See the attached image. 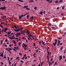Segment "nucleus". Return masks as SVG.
<instances>
[{
	"label": "nucleus",
	"mask_w": 66,
	"mask_h": 66,
	"mask_svg": "<svg viewBox=\"0 0 66 66\" xmlns=\"http://www.w3.org/2000/svg\"><path fill=\"white\" fill-rule=\"evenodd\" d=\"M6 7H0V10H5V9Z\"/></svg>",
	"instance_id": "1"
},
{
	"label": "nucleus",
	"mask_w": 66,
	"mask_h": 66,
	"mask_svg": "<svg viewBox=\"0 0 66 66\" xmlns=\"http://www.w3.org/2000/svg\"><path fill=\"white\" fill-rule=\"evenodd\" d=\"M14 31H15L16 32H18V31H22L23 30H19V29H14Z\"/></svg>",
	"instance_id": "2"
},
{
	"label": "nucleus",
	"mask_w": 66,
	"mask_h": 66,
	"mask_svg": "<svg viewBox=\"0 0 66 66\" xmlns=\"http://www.w3.org/2000/svg\"><path fill=\"white\" fill-rule=\"evenodd\" d=\"M8 49L9 48H5V50H7V51H9V53H10V54H11L12 53L10 52V51Z\"/></svg>",
	"instance_id": "3"
},
{
	"label": "nucleus",
	"mask_w": 66,
	"mask_h": 66,
	"mask_svg": "<svg viewBox=\"0 0 66 66\" xmlns=\"http://www.w3.org/2000/svg\"><path fill=\"white\" fill-rule=\"evenodd\" d=\"M59 61H61L62 59V56H59Z\"/></svg>",
	"instance_id": "4"
},
{
	"label": "nucleus",
	"mask_w": 66,
	"mask_h": 66,
	"mask_svg": "<svg viewBox=\"0 0 66 66\" xmlns=\"http://www.w3.org/2000/svg\"><path fill=\"white\" fill-rule=\"evenodd\" d=\"M4 52L3 51V52L2 53V54L0 55V57H3V53Z\"/></svg>",
	"instance_id": "5"
},
{
	"label": "nucleus",
	"mask_w": 66,
	"mask_h": 66,
	"mask_svg": "<svg viewBox=\"0 0 66 66\" xmlns=\"http://www.w3.org/2000/svg\"><path fill=\"white\" fill-rule=\"evenodd\" d=\"M57 42H55L53 43H52V44H53L54 46H55L56 45V44H57Z\"/></svg>",
	"instance_id": "6"
},
{
	"label": "nucleus",
	"mask_w": 66,
	"mask_h": 66,
	"mask_svg": "<svg viewBox=\"0 0 66 66\" xmlns=\"http://www.w3.org/2000/svg\"><path fill=\"white\" fill-rule=\"evenodd\" d=\"M27 46V45H26V44H25V45H23L22 46V47L23 48L24 47H25V48H26Z\"/></svg>",
	"instance_id": "7"
},
{
	"label": "nucleus",
	"mask_w": 66,
	"mask_h": 66,
	"mask_svg": "<svg viewBox=\"0 0 66 66\" xmlns=\"http://www.w3.org/2000/svg\"><path fill=\"white\" fill-rule=\"evenodd\" d=\"M43 12H42V11H41V12H40V13L39 14H40L41 15H42V14H43Z\"/></svg>",
	"instance_id": "8"
},
{
	"label": "nucleus",
	"mask_w": 66,
	"mask_h": 66,
	"mask_svg": "<svg viewBox=\"0 0 66 66\" xmlns=\"http://www.w3.org/2000/svg\"><path fill=\"white\" fill-rule=\"evenodd\" d=\"M13 38V37H9V38H10V39L11 40L14 39V38Z\"/></svg>",
	"instance_id": "9"
},
{
	"label": "nucleus",
	"mask_w": 66,
	"mask_h": 66,
	"mask_svg": "<svg viewBox=\"0 0 66 66\" xmlns=\"http://www.w3.org/2000/svg\"><path fill=\"white\" fill-rule=\"evenodd\" d=\"M34 18V17L33 16H32V17L29 18V19H33Z\"/></svg>",
	"instance_id": "10"
},
{
	"label": "nucleus",
	"mask_w": 66,
	"mask_h": 66,
	"mask_svg": "<svg viewBox=\"0 0 66 66\" xmlns=\"http://www.w3.org/2000/svg\"><path fill=\"white\" fill-rule=\"evenodd\" d=\"M16 34L17 35H19V36H20V35H21V34H20V33H18Z\"/></svg>",
	"instance_id": "11"
},
{
	"label": "nucleus",
	"mask_w": 66,
	"mask_h": 66,
	"mask_svg": "<svg viewBox=\"0 0 66 66\" xmlns=\"http://www.w3.org/2000/svg\"><path fill=\"white\" fill-rule=\"evenodd\" d=\"M55 3H58V0H56L55 2Z\"/></svg>",
	"instance_id": "12"
},
{
	"label": "nucleus",
	"mask_w": 66,
	"mask_h": 66,
	"mask_svg": "<svg viewBox=\"0 0 66 66\" xmlns=\"http://www.w3.org/2000/svg\"><path fill=\"white\" fill-rule=\"evenodd\" d=\"M11 32H7V33H7V34L9 35L10 34H11Z\"/></svg>",
	"instance_id": "13"
},
{
	"label": "nucleus",
	"mask_w": 66,
	"mask_h": 66,
	"mask_svg": "<svg viewBox=\"0 0 66 66\" xmlns=\"http://www.w3.org/2000/svg\"><path fill=\"white\" fill-rule=\"evenodd\" d=\"M25 30H22V31H20L21 32V33H24L25 32Z\"/></svg>",
	"instance_id": "14"
},
{
	"label": "nucleus",
	"mask_w": 66,
	"mask_h": 66,
	"mask_svg": "<svg viewBox=\"0 0 66 66\" xmlns=\"http://www.w3.org/2000/svg\"><path fill=\"white\" fill-rule=\"evenodd\" d=\"M63 2V1L62 0H60L59 1V3H61Z\"/></svg>",
	"instance_id": "15"
},
{
	"label": "nucleus",
	"mask_w": 66,
	"mask_h": 66,
	"mask_svg": "<svg viewBox=\"0 0 66 66\" xmlns=\"http://www.w3.org/2000/svg\"><path fill=\"white\" fill-rule=\"evenodd\" d=\"M28 6H25L24 7H22V8H28Z\"/></svg>",
	"instance_id": "16"
},
{
	"label": "nucleus",
	"mask_w": 66,
	"mask_h": 66,
	"mask_svg": "<svg viewBox=\"0 0 66 66\" xmlns=\"http://www.w3.org/2000/svg\"><path fill=\"white\" fill-rule=\"evenodd\" d=\"M18 1L20 2H23V1H22L21 0H18Z\"/></svg>",
	"instance_id": "17"
},
{
	"label": "nucleus",
	"mask_w": 66,
	"mask_h": 66,
	"mask_svg": "<svg viewBox=\"0 0 66 66\" xmlns=\"http://www.w3.org/2000/svg\"><path fill=\"white\" fill-rule=\"evenodd\" d=\"M29 17V15H27V16H26V17L27 18V19H29L28 18Z\"/></svg>",
	"instance_id": "18"
},
{
	"label": "nucleus",
	"mask_w": 66,
	"mask_h": 66,
	"mask_svg": "<svg viewBox=\"0 0 66 66\" xmlns=\"http://www.w3.org/2000/svg\"><path fill=\"white\" fill-rule=\"evenodd\" d=\"M4 30L5 31H6L7 30V27H6V28H4Z\"/></svg>",
	"instance_id": "19"
},
{
	"label": "nucleus",
	"mask_w": 66,
	"mask_h": 66,
	"mask_svg": "<svg viewBox=\"0 0 66 66\" xmlns=\"http://www.w3.org/2000/svg\"><path fill=\"white\" fill-rule=\"evenodd\" d=\"M14 48H18V49H19V47H18V46L17 47H14Z\"/></svg>",
	"instance_id": "20"
},
{
	"label": "nucleus",
	"mask_w": 66,
	"mask_h": 66,
	"mask_svg": "<svg viewBox=\"0 0 66 66\" xmlns=\"http://www.w3.org/2000/svg\"><path fill=\"white\" fill-rule=\"evenodd\" d=\"M28 37H30L31 36H32V35H29L28 36Z\"/></svg>",
	"instance_id": "21"
},
{
	"label": "nucleus",
	"mask_w": 66,
	"mask_h": 66,
	"mask_svg": "<svg viewBox=\"0 0 66 66\" xmlns=\"http://www.w3.org/2000/svg\"><path fill=\"white\" fill-rule=\"evenodd\" d=\"M24 16H23V15H21L19 16V17H23Z\"/></svg>",
	"instance_id": "22"
},
{
	"label": "nucleus",
	"mask_w": 66,
	"mask_h": 66,
	"mask_svg": "<svg viewBox=\"0 0 66 66\" xmlns=\"http://www.w3.org/2000/svg\"><path fill=\"white\" fill-rule=\"evenodd\" d=\"M12 49L14 51H15L16 52V51L15 50V48H12Z\"/></svg>",
	"instance_id": "23"
},
{
	"label": "nucleus",
	"mask_w": 66,
	"mask_h": 66,
	"mask_svg": "<svg viewBox=\"0 0 66 66\" xmlns=\"http://www.w3.org/2000/svg\"><path fill=\"white\" fill-rule=\"evenodd\" d=\"M59 44H61V43H58V44H57V46H59Z\"/></svg>",
	"instance_id": "24"
},
{
	"label": "nucleus",
	"mask_w": 66,
	"mask_h": 66,
	"mask_svg": "<svg viewBox=\"0 0 66 66\" xmlns=\"http://www.w3.org/2000/svg\"><path fill=\"white\" fill-rule=\"evenodd\" d=\"M48 54V55H47V58H49V56H48L49 55V54Z\"/></svg>",
	"instance_id": "25"
},
{
	"label": "nucleus",
	"mask_w": 66,
	"mask_h": 66,
	"mask_svg": "<svg viewBox=\"0 0 66 66\" xmlns=\"http://www.w3.org/2000/svg\"><path fill=\"white\" fill-rule=\"evenodd\" d=\"M47 59H48V62H48V63H49V58L48 57V58H47Z\"/></svg>",
	"instance_id": "26"
},
{
	"label": "nucleus",
	"mask_w": 66,
	"mask_h": 66,
	"mask_svg": "<svg viewBox=\"0 0 66 66\" xmlns=\"http://www.w3.org/2000/svg\"><path fill=\"white\" fill-rule=\"evenodd\" d=\"M12 49L10 48H9L8 50H9L11 51L12 50Z\"/></svg>",
	"instance_id": "27"
},
{
	"label": "nucleus",
	"mask_w": 66,
	"mask_h": 66,
	"mask_svg": "<svg viewBox=\"0 0 66 66\" xmlns=\"http://www.w3.org/2000/svg\"><path fill=\"white\" fill-rule=\"evenodd\" d=\"M22 17H19V18H18L19 19H21V18Z\"/></svg>",
	"instance_id": "28"
},
{
	"label": "nucleus",
	"mask_w": 66,
	"mask_h": 66,
	"mask_svg": "<svg viewBox=\"0 0 66 66\" xmlns=\"http://www.w3.org/2000/svg\"><path fill=\"white\" fill-rule=\"evenodd\" d=\"M52 0H51L50 1H49V2H48L49 3H52Z\"/></svg>",
	"instance_id": "29"
},
{
	"label": "nucleus",
	"mask_w": 66,
	"mask_h": 66,
	"mask_svg": "<svg viewBox=\"0 0 66 66\" xmlns=\"http://www.w3.org/2000/svg\"><path fill=\"white\" fill-rule=\"evenodd\" d=\"M58 43H61V41L59 40H58Z\"/></svg>",
	"instance_id": "30"
},
{
	"label": "nucleus",
	"mask_w": 66,
	"mask_h": 66,
	"mask_svg": "<svg viewBox=\"0 0 66 66\" xmlns=\"http://www.w3.org/2000/svg\"><path fill=\"white\" fill-rule=\"evenodd\" d=\"M14 27H15V29H17V27H16V26H14Z\"/></svg>",
	"instance_id": "31"
},
{
	"label": "nucleus",
	"mask_w": 66,
	"mask_h": 66,
	"mask_svg": "<svg viewBox=\"0 0 66 66\" xmlns=\"http://www.w3.org/2000/svg\"><path fill=\"white\" fill-rule=\"evenodd\" d=\"M19 54L21 56H22V54H21V53H19Z\"/></svg>",
	"instance_id": "32"
},
{
	"label": "nucleus",
	"mask_w": 66,
	"mask_h": 66,
	"mask_svg": "<svg viewBox=\"0 0 66 66\" xmlns=\"http://www.w3.org/2000/svg\"><path fill=\"white\" fill-rule=\"evenodd\" d=\"M54 40H55V42H57V41H58V40H57V39H54Z\"/></svg>",
	"instance_id": "33"
},
{
	"label": "nucleus",
	"mask_w": 66,
	"mask_h": 66,
	"mask_svg": "<svg viewBox=\"0 0 66 66\" xmlns=\"http://www.w3.org/2000/svg\"><path fill=\"white\" fill-rule=\"evenodd\" d=\"M2 17L4 18H6V16H3V17Z\"/></svg>",
	"instance_id": "34"
},
{
	"label": "nucleus",
	"mask_w": 66,
	"mask_h": 66,
	"mask_svg": "<svg viewBox=\"0 0 66 66\" xmlns=\"http://www.w3.org/2000/svg\"><path fill=\"white\" fill-rule=\"evenodd\" d=\"M26 10H30V9L29 8H26Z\"/></svg>",
	"instance_id": "35"
},
{
	"label": "nucleus",
	"mask_w": 66,
	"mask_h": 66,
	"mask_svg": "<svg viewBox=\"0 0 66 66\" xmlns=\"http://www.w3.org/2000/svg\"><path fill=\"white\" fill-rule=\"evenodd\" d=\"M21 44V43H20V42H19L18 43V44H19V45H18V46H20V45Z\"/></svg>",
	"instance_id": "36"
},
{
	"label": "nucleus",
	"mask_w": 66,
	"mask_h": 66,
	"mask_svg": "<svg viewBox=\"0 0 66 66\" xmlns=\"http://www.w3.org/2000/svg\"><path fill=\"white\" fill-rule=\"evenodd\" d=\"M23 29L22 28H21L20 29H17V30H22Z\"/></svg>",
	"instance_id": "37"
},
{
	"label": "nucleus",
	"mask_w": 66,
	"mask_h": 66,
	"mask_svg": "<svg viewBox=\"0 0 66 66\" xmlns=\"http://www.w3.org/2000/svg\"><path fill=\"white\" fill-rule=\"evenodd\" d=\"M8 62L9 63V64H11V62H10V61H8Z\"/></svg>",
	"instance_id": "38"
},
{
	"label": "nucleus",
	"mask_w": 66,
	"mask_h": 66,
	"mask_svg": "<svg viewBox=\"0 0 66 66\" xmlns=\"http://www.w3.org/2000/svg\"><path fill=\"white\" fill-rule=\"evenodd\" d=\"M30 2H34V1L33 0H31L30 1Z\"/></svg>",
	"instance_id": "39"
},
{
	"label": "nucleus",
	"mask_w": 66,
	"mask_h": 66,
	"mask_svg": "<svg viewBox=\"0 0 66 66\" xmlns=\"http://www.w3.org/2000/svg\"><path fill=\"white\" fill-rule=\"evenodd\" d=\"M0 63H1V64H2V65H4V64L3 63V62H0Z\"/></svg>",
	"instance_id": "40"
},
{
	"label": "nucleus",
	"mask_w": 66,
	"mask_h": 66,
	"mask_svg": "<svg viewBox=\"0 0 66 66\" xmlns=\"http://www.w3.org/2000/svg\"><path fill=\"white\" fill-rule=\"evenodd\" d=\"M35 44V43H33V46H35V44Z\"/></svg>",
	"instance_id": "41"
},
{
	"label": "nucleus",
	"mask_w": 66,
	"mask_h": 66,
	"mask_svg": "<svg viewBox=\"0 0 66 66\" xmlns=\"http://www.w3.org/2000/svg\"><path fill=\"white\" fill-rule=\"evenodd\" d=\"M20 58H19V57H17L16 58V59H19Z\"/></svg>",
	"instance_id": "42"
},
{
	"label": "nucleus",
	"mask_w": 66,
	"mask_h": 66,
	"mask_svg": "<svg viewBox=\"0 0 66 66\" xmlns=\"http://www.w3.org/2000/svg\"><path fill=\"white\" fill-rule=\"evenodd\" d=\"M26 30H27V32L25 31V33H28V32H29L27 29H26Z\"/></svg>",
	"instance_id": "43"
},
{
	"label": "nucleus",
	"mask_w": 66,
	"mask_h": 66,
	"mask_svg": "<svg viewBox=\"0 0 66 66\" xmlns=\"http://www.w3.org/2000/svg\"><path fill=\"white\" fill-rule=\"evenodd\" d=\"M37 7H34V9H35V10H36L37 9Z\"/></svg>",
	"instance_id": "44"
},
{
	"label": "nucleus",
	"mask_w": 66,
	"mask_h": 66,
	"mask_svg": "<svg viewBox=\"0 0 66 66\" xmlns=\"http://www.w3.org/2000/svg\"><path fill=\"white\" fill-rule=\"evenodd\" d=\"M1 18H2V19H4V18L2 17V16H1Z\"/></svg>",
	"instance_id": "45"
},
{
	"label": "nucleus",
	"mask_w": 66,
	"mask_h": 66,
	"mask_svg": "<svg viewBox=\"0 0 66 66\" xmlns=\"http://www.w3.org/2000/svg\"><path fill=\"white\" fill-rule=\"evenodd\" d=\"M43 14H45V11H43Z\"/></svg>",
	"instance_id": "46"
},
{
	"label": "nucleus",
	"mask_w": 66,
	"mask_h": 66,
	"mask_svg": "<svg viewBox=\"0 0 66 66\" xmlns=\"http://www.w3.org/2000/svg\"><path fill=\"white\" fill-rule=\"evenodd\" d=\"M3 58L6 59V57L5 56H4V57H3Z\"/></svg>",
	"instance_id": "47"
},
{
	"label": "nucleus",
	"mask_w": 66,
	"mask_h": 66,
	"mask_svg": "<svg viewBox=\"0 0 66 66\" xmlns=\"http://www.w3.org/2000/svg\"><path fill=\"white\" fill-rule=\"evenodd\" d=\"M62 49H63V47H61V48H60V50H62Z\"/></svg>",
	"instance_id": "48"
},
{
	"label": "nucleus",
	"mask_w": 66,
	"mask_h": 66,
	"mask_svg": "<svg viewBox=\"0 0 66 66\" xmlns=\"http://www.w3.org/2000/svg\"><path fill=\"white\" fill-rule=\"evenodd\" d=\"M62 9H65V7H64V6L62 7Z\"/></svg>",
	"instance_id": "49"
},
{
	"label": "nucleus",
	"mask_w": 66,
	"mask_h": 66,
	"mask_svg": "<svg viewBox=\"0 0 66 66\" xmlns=\"http://www.w3.org/2000/svg\"><path fill=\"white\" fill-rule=\"evenodd\" d=\"M51 28H52V29H55V27H51Z\"/></svg>",
	"instance_id": "50"
},
{
	"label": "nucleus",
	"mask_w": 66,
	"mask_h": 66,
	"mask_svg": "<svg viewBox=\"0 0 66 66\" xmlns=\"http://www.w3.org/2000/svg\"><path fill=\"white\" fill-rule=\"evenodd\" d=\"M20 62H21L22 63H23V61L22 60H20Z\"/></svg>",
	"instance_id": "51"
},
{
	"label": "nucleus",
	"mask_w": 66,
	"mask_h": 66,
	"mask_svg": "<svg viewBox=\"0 0 66 66\" xmlns=\"http://www.w3.org/2000/svg\"><path fill=\"white\" fill-rule=\"evenodd\" d=\"M56 64H57V62H55V64H54V65H56Z\"/></svg>",
	"instance_id": "52"
},
{
	"label": "nucleus",
	"mask_w": 66,
	"mask_h": 66,
	"mask_svg": "<svg viewBox=\"0 0 66 66\" xmlns=\"http://www.w3.org/2000/svg\"><path fill=\"white\" fill-rule=\"evenodd\" d=\"M47 54H50V52H49L48 51H47Z\"/></svg>",
	"instance_id": "53"
},
{
	"label": "nucleus",
	"mask_w": 66,
	"mask_h": 66,
	"mask_svg": "<svg viewBox=\"0 0 66 66\" xmlns=\"http://www.w3.org/2000/svg\"><path fill=\"white\" fill-rule=\"evenodd\" d=\"M41 41H40V42H39V44H40L41 43Z\"/></svg>",
	"instance_id": "54"
},
{
	"label": "nucleus",
	"mask_w": 66,
	"mask_h": 66,
	"mask_svg": "<svg viewBox=\"0 0 66 66\" xmlns=\"http://www.w3.org/2000/svg\"><path fill=\"white\" fill-rule=\"evenodd\" d=\"M26 54H25V55H24V57H26Z\"/></svg>",
	"instance_id": "55"
},
{
	"label": "nucleus",
	"mask_w": 66,
	"mask_h": 66,
	"mask_svg": "<svg viewBox=\"0 0 66 66\" xmlns=\"http://www.w3.org/2000/svg\"><path fill=\"white\" fill-rule=\"evenodd\" d=\"M52 63L51 62L50 63V65H52Z\"/></svg>",
	"instance_id": "56"
},
{
	"label": "nucleus",
	"mask_w": 66,
	"mask_h": 66,
	"mask_svg": "<svg viewBox=\"0 0 66 66\" xmlns=\"http://www.w3.org/2000/svg\"><path fill=\"white\" fill-rule=\"evenodd\" d=\"M5 42H7V39H6V40H5Z\"/></svg>",
	"instance_id": "57"
},
{
	"label": "nucleus",
	"mask_w": 66,
	"mask_h": 66,
	"mask_svg": "<svg viewBox=\"0 0 66 66\" xmlns=\"http://www.w3.org/2000/svg\"><path fill=\"white\" fill-rule=\"evenodd\" d=\"M29 34V33H27V34H27V35H31V34Z\"/></svg>",
	"instance_id": "58"
},
{
	"label": "nucleus",
	"mask_w": 66,
	"mask_h": 66,
	"mask_svg": "<svg viewBox=\"0 0 66 66\" xmlns=\"http://www.w3.org/2000/svg\"><path fill=\"white\" fill-rule=\"evenodd\" d=\"M7 57H8L7 60L8 61H9V57L7 56Z\"/></svg>",
	"instance_id": "59"
},
{
	"label": "nucleus",
	"mask_w": 66,
	"mask_h": 66,
	"mask_svg": "<svg viewBox=\"0 0 66 66\" xmlns=\"http://www.w3.org/2000/svg\"><path fill=\"white\" fill-rule=\"evenodd\" d=\"M29 13H27L25 14V15H28V14H29Z\"/></svg>",
	"instance_id": "60"
},
{
	"label": "nucleus",
	"mask_w": 66,
	"mask_h": 66,
	"mask_svg": "<svg viewBox=\"0 0 66 66\" xmlns=\"http://www.w3.org/2000/svg\"><path fill=\"white\" fill-rule=\"evenodd\" d=\"M52 58H51V59H50V61H51V62H52Z\"/></svg>",
	"instance_id": "61"
},
{
	"label": "nucleus",
	"mask_w": 66,
	"mask_h": 66,
	"mask_svg": "<svg viewBox=\"0 0 66 66\" xmlns=\"http://www.w3.org/2000/svg\"><path fill=\"white\" fill-rule=\"evenodd\" d=\"M42 43H43L42 44V45H43V44H44V42H43Z\"/></svg>",
	"instance_id": "62"
},
{
	"label": "nucleus",
	"mask_w": 66,
	"mask_h": 66,
	"mask_svg": "<svg viewBox=\"0 0 66 66\" xmlns=\"http://www.w3.org/2000/svg\"><path fill=\"white\" fill-rule=\"evenodd\" d=\"M38 48V47H35V49H36L37 48Z\"/></svg>",
	"instance_id": "63"
},
{
	"label": "nucleus",
	"mask_w": 66,
	"mask_h": 66,
	"mask_svg": "<svg viewBox=\"0 0 66 66\" xmlns=\"http://www.w3.org/2000/svg\"><path fill=\"white\" fill-rule=\"evenodd\" d=\"M51 23H49V26H51Z\"/></svg>",
	"instance_id": "64"
}]
</instances>
